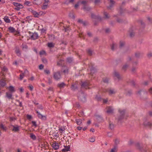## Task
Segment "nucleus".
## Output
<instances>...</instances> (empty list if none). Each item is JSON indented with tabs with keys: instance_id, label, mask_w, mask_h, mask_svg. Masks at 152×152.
I'll return each instance as SVG.
<instances>
[{
	"instance_id": "f257e3e1",
	"label": "nucleus",
	"mask_w": 152,
	"mask_h": 152,
	"mask_svg": "<svg viewBox=\"0 0 152 152\" xmlns=\"http://www.w3.org/2000/svg\"><path fill=\"white\" fill-rule=\"evenodd\" d=\"M120 114L116 119L118 120V122L120 123L122 122V120L124 119V115L126 112V110L124 109H119L118 110Z\"/></svg>"
},
{
	"instance_id": "f03ea898",
	"label": "nucleus",
	"mask_w": 152,
	"mask_h": 152,
	"mask_svg": "<svg viewBox=\"0 0 152 152\" xmlns=\"http://www.w3.org/2000/svg\"><path fill=\"white\" fill-rule=\"evenodd\" d=\"M77 97L78 99L80 101L84 102L86 101V99L84 92L82 91L79 92L77 94Z\"/></svg>"
},
{
	"instance_id": "7ed1b4c3",
	"label": "nucleus",
	"mask_w": 152,
	"mask_h": 152,
	"mask_svg": "<svg viewBox=\"0 0 152 152\" xmlns=\"http://www.w3.org/2000/svg\"><path fill=\"white\" fill-rule=\"evenodd\" d=\"M81 88H84L86 89H90V88L88 86L90 85V83L88 81H86L84 82H81Z\"/></svg>"
},
{
	"instance_id": "20e7f679",
	"label": "nucleus",
	"mask_w": 152,
	"mask_h": 152,
	"mask_svg": "<svg viewBox=\"0 0 152 152\" xmlns=\"http://www.w3.org/2000/svg\"><path fill=\"white\" fill-rule=\"evenodd\" d=\"M53 77L56 80H58L61 77V75L59 72H55L53 73Z\"/></svg>"
},
{
	"instance_id": "39448f33",
	"label": "nucleus",
	"mask_w": 152,
	"mask_h": 152,
	"mask_svg": "<svg viewBox=\"0 0 152 152\" xmlns=\"http://www.w3.org/2000/svg\"><path fill=\"white\" fill-rule=\"evenodd\" d=\"M71 88L72 90L73 91H76L78 89V85L76 83H72Z\"/></svg>"
},
{
	"instance_id": "423d86ee",
	"label": "nucleus",
	"mask_w": 152,
	"mask_h": 152,
	"mask_svg": "<svg viewBox=\"0 0 152 152\" xmlns=\"http://www.w3.org/2000/svg\"><path fill=\"white\" fill-rule=\"evenodd\" d=\"M138 148L142 152H148V151H150L148 148L142 147L139 145H138Z\"/></svg>"
},
{
	"instance_id": "0eeeda50",
	"label": "nucleus",
	"mask_w": 152,
	"mask_h": 152,
	"mask_svg": "<svg viewBox=\"0 0 152 152\" xmlns=\"http://www.w3.org/2000/svg\"><path fill=\"white\" fill-rule=\"evenodd\" d=\"M110 1L109 6L107 7V8L109 10L111 9V8L114 6L115 2L113 0H109Z\"/></svg>"
},
{
	"instance_id": "6e6552de",
	"label": "nucleus",
	"mask_w": 152,
	"mask_h": 152,
	"mask_svg": "<svg viewBox=\"0 0 152 152\" xmlns=\"http://www.w3.org/2000/svg\"><path fill=\"white\" fill-rule=\"evenodd\" d=\"M36 112L38 114V117L39 118L43 120H46V117L45 116L42 115L40 113L38 112L37 111Z\"/></svg>"
},
{
	"instance_id": "1a4fd4ad",
	"label": "nucleus",
	"mask_w": 152,
	"mask_h": 152,
	"mask_svg": "<svg viewBox=\"0 0 152 152\" xmlns=\"http://www.w3.org/2000/svg\"><path fill=\"white\" fill-rule=\"evenodd\" d=\"M38 35L37 33H34L31 35V38L33 40H35L38 38Z\"/></svg>"
},
{
	"instance_id": "9d476101",
	"label": "nucleus",
	"mask_w": 152,
	"mask_h": 152,
	"mask_svg": "<svg viewBox=\"0 0 152 152\" xmlns=\"http://www.w3.org/2000/svg\"><path fill=\"white\" fill-rule=\"evenodd\" d=\"M113 75L114 76L116 77L118 80H120L121 79V77L120 75L118 72L116 71H115L113 72Z\"/></svg>"
},
{
	"instance_id": "9b49d317",
	"label": "nucleus",
	"mask_w": 152,
	"mask_h": 152,
	"mask_svg": "<svg viewBox=\"0 0 152 152\" xmlns=\"http://www.w3.org/2000/svg\"><path fill=\"white\" fill-rule=\"evenodd\" d=\"M52 145L53 148L55 150L58 149L59 148L58 144L57 143H53Z\"/></svg>"
},
{
	"instance_id": "f8f14e48",
	"label": "nucleus",
	"mask_w": 152,
	"mask_h": 152,
	"mask_svg": "<svg viewBox=\"0 0 152 152\" xmlns=\"http://www.w3.org/2000/svg\"><path fill=\"white\" fill-rule=\"evenodd\" d=\"M96 119L99 122L102 121H103V118L102 116L100 115L96 114L95 115Z\"/></svg>"
},
{
	"instance_id": "ddd939ff",
	"label": "nucleus",
	"mask_w": 152,
	"mask_h": 152,
	"mask_svg": "<svg viewBox=\"0 0 152 152\" xmlns=\"http://www.w3.org/2000/svg\"><path fill=\"white\" fill-rule=\"evenodd\" d=\"M76 122L79 125L81 126L82 125V120L80 119H75Z\"/></svg>"
},
{
	"instance_id": "4468645a",
	"label": "nucleus",
	"mask_w": 152,
	"mask_h": 152,
	"mask_svg": "<svg viewBox=\"0 0 152 152\" xmlns=\"http://www.w3.org/2000/svg\"><path fill=\"white\" fill-rule=\"evenodd\" d=\"M13 4L16 7H18L20 8H23V5L20 3L16 2H13Z\"/></svg>"
},
{
	"instance_id": "2eb2a0df",
	"label": "nucleus",
	"mask_w": 152,
	"mask_h": 152,
	"mask_svg": "<svg viewBox=\"0 0 152 152\" xmlns=\"http://www.w3.org/2000/svg\"><path fill=\"white\" fill-rule=\"evenodd\" d=\"M143 125L145 126L150 127L151 125V124L149 122L146 121L144 122Z\"/></svg>"
},
{
	"instance_id": "dca6fc26",
	"label": "nucleus",
	"mask_w": 152,
	"mask_h": 152,
	"mask_svg": "<svg viewBox=\"0 0 152 152\" xmlns=\"http://www.w3.org/2000/svg\"><path fill=\"white\" fill-rule=\"evenodd\" d=\"M117 47V44L116 43H113L111 46V49L113 51L115 50Z\"/></svg>"
},
{
	"instance_id": "f3484780",
	"label": "nucleus",
	"mask_w": 152,
	"mask_h": 152,
	"mask_svg": "<svg viewBox=\"0 0 152 152\" xmlns=\"http://www.w3.org/2000/svg\"><path fill=\"white\" fill-rule=\"evenodd\" d=\"M64 146L65 148L62 149V152H65L69 151V149H70V146H69L68 145V146H65L64 145Z\"/></svg>"
},
{
	"instance_id": "a211bd4d",
	"label": "nucleus",
	"mask_w": 152,
	"mask_h": 152,
	"mask_svg": "<svg viewBox=\"0 0 152 152\" xmlns=\"http://www.w3.org/2000/svg\"><path fill=\"white\" fill-rule=\"evenodd\" d=\"M8 88L11 93H13L15 91L14 87L12 86H10Z\"/></svg>"
},
{
	"instance_id": "6ab92c4d",
	"label": "nucleus",
	"mask_w": 152,
	"mask_h": 152,
	"mask_svg": "<svg viewBox=\"0 0 152 152\" xmlns=\"http://www.w3.org/2000/svg\"><path fill=\"white\" fill-rule=\"evenodd\" d=\"M42 3V0H34L33 1V3L37 5H39Z\"/></svg>"
},
{
	"instance_id": "aec40b11",
	"label": "nucleus",
	"mask_w": 152,
	"mask_h": 152,
	"mask_svg": "<svg viewBox=\"0 0 152 152\" xmlns=\"http://www.w3.org/2000/svg\"><path fill=\"white\" fill-rule=\"evenodd\" d=\"M83 9L84 10L87 11H89L91 9V7H89L87 5L86 6H84L83 7Z\"/></svg>"
},
{
	"instance_id": "412c9836",
	"label": "nucleus",
	"mask_w": 152,
	"mask_h": 152,
	"mask_svg": "<svg viewBox=\"0 0 152 152\" xmlns=\"http://www.w3.org/2000/svg\"><path fill=\"white\" fill-rule=\"evenodd\" d=\"M6 96L9 99H12V94L11 93H9V92H7L6 93Z\"/></svg>"
},
{
	"instance_id": "4be33fe9",
	"label": "nucleus",
	"mask_w": 152,
	"mask_h": 152,
	"mask_svg": "<svg viewBox=\"0 0 152 152\" xmlns=\"http://www.w3.org/2000/svg\"><path fill=\"white\" fill-rule=\"evenodd\" d=\"M129 66V65L127 64H126L123 66L122 70L124 71H126Z\"/></svg>"
},
{
	"instance_id": "5701e85b",
	"label": "nucleus",
	"mask_w": 152,
	"mask_h": 152,
	"mask_svg": "<svg viewBox=\"0 0 152 152\" xmlns=\"http://www.w3.org/2000/svg\"><path fill=\"white\" fill-rule=\"evenodd\" d=\"M113 109L111 107H108L107 112L108 113H113Z\"/></svg>"
},
{
	"instance_id": "b1692460",
	"label": "nucleus",
	"mask_w": 152,
	"mask_h": 152,
	"mask_svg": "<svg viewBox=\"0 0 152 152\" xmlns=\"http://www.w3.org/2000/svg\"><path fill=\"white\" fill-rule=\"evenodd\" d=\"M13 128L12 130L15 132H17L19 130V126L18 125H16V126H12Z\"/></svg>"
},
{
	"instance_id": "393cba45",
	"label": "nucleus",
	"mask_w": 152,
	"mask_h": 152,
	"mask_svg": "<svg viewBox=\"0 0 152 152\" xmlns=\"http://www.w3.org/2000/svg\"><path fill=\"white\" fill-rule=\"evenodd\" d=\"M7 71V68L5 67H4L2 69V74L3 75H4V72H6Z\"/></svg>"
},
{
	"instance_id": "a878e982",
	"label": "nucleus",
	"mask_w": 152,
	"mask_h": 152,
	"mask_svg": "<svg viewBox=\"0 0 152 152\" xmlns=\"http://www.w3.org/2000/svg\"><path fill=\"white\" fill-rule=\"evenodd\" d=\"M107 92H108L109 94L110 95L115 94L116 92L114 89H110L109 90H108Z\"/></svg>"
},
{
	"instance_id": "bb28decb",
	"label": "nucleus",
	"mask_w": 152,
	"mask_h": 152,
	"mask_svg": "<svg viewBox=\"0 0 152 152\" xmlns=\"http://www.w3.org/2000/svg\"><path fill=\"white\" fill-rule=\"evenodd\" d=\"M87 52L88 55L90 56H91L93 54V51L90 49H88Z\"/></svg>"
},
{
	"instance_id": "cd10ccee",
	"label": "nucleus",
	"mask_w": 152,
	"mask_h": 152,
	"mask_svg": "<svg viewBox=\"0 0 152 152\" xmlns=\"http://www.w3.org/2000/svg\"><path fill=\"white\" fill-rule=\"evenodd\" d=\"M104 18L105 19H107L110 18V16L109 14L106 12H104Z\"/></svg>"
},
{
	"instance_id": "c85d7f7f",
	"label": "nucleus",
	"mask_w": 152,
	"mask_h": 152,
	"mask_svg": "<svg viewBox=\"0 0 152 152\" xmlns=\"http://www.w3.org/2000/svg\"><path fill=\"white\" fill-rule=\"evenodd\" d=\"M65 85L66 84L64 82H62L61 83L58 84L57 86L60 88H62L64 87Z\"/></svg>"
},
{
	"instance_id": "c756f323",
	"label": "nucleus",
	"mask_w": 152,
	"mask_h": 152,
	"mask_svg": "<svg viewBox=\"0 0 152 152\" xmlns=\"http://www.w3.org/2000/svg\"><path fill=\"white\" fill-rule=\"evenodd\" d=\"M109 125V127L110 129L112 130L114 129L115 127V125L112 123L110 122Z\"/></svg>"
},
{
	"instance_id": "7c9ffc66",
	"label": "nucleus",
	"mask_w": 152,
	"mask_h": 152,
	"mask_svg": "<svg viewBox=\"0 0 152 152\" xmlns=\"http://www.w3.org/2000/svg\"><path fill=\"white\" fill-rule=\"evenodd\" d=\"M15 52L17 55L19 56L20 55V51L18 48H16L15 50Z\"/></svg>"
},
{
	"instance_id": "2f4dec72",
	"label": "nucleus",
	"mask_w": 152,
	"mask_h": 152,
	"mask_svg": "<svg viewBox=\"0 0 152 152\" xmlns=\"http://www.w3.org/2000/svg\"><path fill=\"white\" fill-rule=\"evenodd\" d=\"M4 20L7 23H10V19H9L8 17L7 16H5L4 18Z\"/></svg>"
},
{
	"instance_id": "473e14b6",
	"label": "nucleus",
	"mask_w": 152,
	"mask_h": 152,
	"mask_svg": "<svg viewBox=\"0 0 152 152\" xmlns=\"http://www.w3.org/2000/svg\"><path fill=\"white\" fill-rule=\"evenodd\" d=\"M8 29L10 32L13 33L15 31V29L13 27L10 26L8 28Z\"/></svg>"
},
{
	"instance_id": "72a5a7b5",
	"label": "nucleus",
	"mask_w": 152,
	"mask_h": 152,
	"mask_svg": "<svg viewBox=\"0 0 152 152\" xmlns=\"http://www.w3.org/2000/svg\"><path fill=\"white\" fill-rule=\"evenodd\" d=\"M125 43L122 41H120L119 43V47L120 48H121L124 47Z\"/></svg>"
},
{
	"instance_id": "f704fd0d",
	"label": "nucleus",
	"mask_w": 152,
	"mask_h": 152,
	"mask_svg": "<svg viewBox=\"0 0 152 152\" xmlns=\"http://www.w3.org/2000/svg\"><path fill=\"white\" fill-rule=\"evenodd\" d=\"M137 69V67L134 66L132 67L131 70L132 73L133 74L135 73H136Z\"/></svg>"
},
{
	"instance_id": "c9c22d12",
	"label": "nucleus",
	"mask_w": 152,
	"mask_h": 152,
	"mask_svg": "<svg viewBox=\"0 0 152 152\" xmlns=\"http://www.w3.org/2000/svg\"><path fill=\"white\" fill-rule=\"evenodd\" d=\"M88 1H81V3L83 4L84 6H86L87 5V4L88 3Z\"/></svg>"
},
{
	"instance_id": "e433bc0d",
	"label": "nucleus",
	"mask_w": 152,
	"mask_h": 152,
	"mask_svg": "<svg viewBox=\"0 0 152 152\" xmlns=\"http://www.w3.org/2000/svg\"><path fill=\"white\" fill-rule=\"evenodd\" d=\"M135 35V33L133 31H129V36L130 37H133Z\"/></svg>"
},
{
	"instance_id": "4c0bfd02",
	"label": "nucleus",
	"mask_w": 152,
	"mask_h": 152,
	"mask_svg": "<svg viewBox=\"0 0 152 152\" xmlns=\"http://www.w3.org/2000/svg\"><path fill=\"white\" fill-rule=\"evenodd\" d=\"M126 11L125 9H123L122 7H120V10L119 11L120 13L121 14H122V13L125 12Z\"/></svg>"
},
{
	"instance_id": "58836bf2",
	"label": "nucleus",
	"mask_w": 152,
	"mask_h": 152,
	"mask_svg": "<svg viewBox=\"0 0 152 152\" xmlns=\"http://www.w3.org/2000/svg\"><path fill=\"white\" fill-rule=\"evenodd\" d=\"M69 17L70 18H72L73 19H75V16L74 14H73V13H70L69 14Z\"/></svg>"
},
{
	"instance_id": "ea45409f",
	"label": "nucleus",
	"mask_w": 152,
	"mask_h": 152,
	"mask_svg": "<svg viewBox=\"0 0 152 152\" xmlns=\"http://www.w3.org/2000/svg\"><path fill=\"white\" fill-rule=\"evenodd\" d=\"M117 147L115 146L111 149V152H117Z\"/></svg>"
},
{
	"instance_id": "a19ab883",
	"label": "nucleus",
	"mask_w": 152,
	"mask_h": 152,
	"mask_svg": "<svg viewBox=\"0 0 152 152\" xmlns=\"http://www.w3.org/2000/svg\"><path fill=\"white\" fill-rule=\"evenodd\" d=\"M48 6V4H43L42 6V8L43 10H45L47 9V7Z\"/></svg>"
},
{
	"instance_id": "79ce46f5",
	"label": "nucleus",
	"mask_w": 152,
	"mask_h": 152,
	"mask_svg": "<svg viewBox=\"0 0 152 152\" xmlns=\"http://www.w3.org/2000/svg\"><path fill=\"white\" fill-rule=\"evenodd\" d=\"M90 70H91V73H90V74L92 75V73H95V72L96 71V70H95V69L94 67H92L91 68V69H90Z\"/></svg>"
},
{
	"instance_id": "37998d69",
	"label": "nucleus",
	"mask_w": 152,
	"mask_h": 152,
	"mask_svg": "<svg viewBox=\"0 0 152 152\" xmlns=\"http://www.w3.org/2000/svg\"><path fill=\"white\" fill-rule=\"evenodd\" d=\"M33 14L35 17H38L39 15V13L35 11L33 12Z\"/></svg>"
},
{
	"instance_id": "c03bdc74",
	"label": "nucleus",
	"mask_w": 152,
	"mask_h": 152,
	"mask_svg": "<svg viewBox=\"0 0 152 152\" xmlns=\"http://www.w3.org/2000/svg\"><path fill=\"white\" fill-rule=\"evenodd\" d=\"M6 85V83L5 82L3 81V80H0V85L2 86L3 87L4 86Z\"/></svg>"
},
{
	"instance_id": "a18cd8bd",
	"label": "nucleus",
	"mask_w": 152,
	"mask_h": 152,
	"mask_svg": "<svg viewBox=\"0 0 152 152\" xmlns=\"http://www.w3.org/2000/svg\"><path fill=\"white\" fill-rule=\"evenodd\" d=\"M142 54L141 53L139 52H137L135 53V56L137 57L138 58Z\"/></svg>"
},
{
	"instance_id": "49530a36",
	"label": "nucleus",
	"mask_w": 152,
	"mask_h": 152,
	"mask_svg": "<svg viewBox=\"0 0 152 152\" xmlns=\"http://www.w3.org/2000/svg\"><path fill=\"white\" fill-rule=\"evenodd\" d=\"M30 137L32 139L34 140L36 139L35 136L33 133H31L30 134Z\"/></svg>"
},
{
	"instance_id": "de8ad7c7",
	"label": "nucleus",
	"mask_w": 152,
	"mask_h": 152,
	"mask_svg": "<svg viewBox=\"0 0 152 152\" xmlns=\"http://www.w3.org/2000/svg\"><path fill=\"white\" fill-rule=\"evenodd\" d=\"M42 62L45 64H47L48 63V61L47 59L45 58H42Z\"/></svg>"
},
{
	"instance_id": "09e8293b",
	"label": "nucleus",
	"mask_w": 152,
	"mask_h": 152,
	"mask_svg": "<svg viewBox=\"0 0 152 152\" xmlns=\"http://www.w3.org/2000/svg\"><path fill=\"white\" fill-rule=\"evenodd\" d=\"M49 38L50 40H53L55 39V36L53 34H51L49 35Z\"/></svg>"
},
{
	"instance_id": "8fccbe9b",
	"label": "nucleus",
	"mask_w": 152,
	"mask_h": 152,
	"mask_svg": "<svg viewBox=\"0 0 152 152\" xmlns=\"http://www.w3.org/2000/svg\"><path fill=\"white\" fill-rule=\"evenodd\" d=\"M103 82L105 83H108V79L107 78H104L103 79Z\"/></svg>"
},
{
	"instance_id": "3c124183",
	"label": "nucleus",
	"mask_w": 152,
	"mask_h": 152,
	"mask_svg": "<svg viewBox=\"0 0 152 152\" xmlns=\"http://www.w3.org/2000/svg\"><path fill=\"white\" fill-rule=\"evenodd\" d=\"M48 46L50 48H53L54 47V45L52 43H48Z\"/></svg>"
},
{
	"instance_id": "603ef678",
	"label": "nucleus",
	"mask_w": 152,
	"mask_h": 152,
	"mask_svg": "<svg viewBox=\"0 0 152 152\" xmlns=\"http://www.w3.org/2000/svg\"><path fill=\"white\" fill-rule=\"evenodd\" d=\"M147 56L148 58H150L152 57V52H149L147 54Z\"/></svg>"
},
{
	"instance_id": "864d4df0",
	"label": "nucleus",
	"mask_w": 152,
	"mask_h": 152,
	"mask_svg": "<svg viewBox=\"0 0 152 152\" xmlns=\"http://www.w3.org/2000/svg\"><path fill=\"white\" fill-rule=\"evenodd\" d=\"M24 76V73H22L20 75V80H21L23 79V77Z\"/></svg>"
},
{
	"instance_id": "5fc2aeb1",
	"label": "nucleus",
	"mask_w": 152,
	"mask_h": 152,
	"mask_svg": "<svg viewBox=\"0 0 152 152\" xmlns=\"http://www.w3.org/2000/svg\"><path fill=\"white\" fill-rule=\"evenodd\" d=\"M67 61L69 63H71L72 61V58H67Z\"/></svg>"
},
{
	"instance_id": "6e6d98bb",
	"label": "nucleus",
	"mask_w": 152,
	"mask_h": 152,
	"mask_svg": "<svg viewBox=\"0 0 152 152\" xmlns=\"http://www.w3.org/2000/svg\"><path fill=\"white\" fill-rule=\"evenodd\" d=\"M22 46L23 49H27L28 46L26 44H23Z\"/></svg>"
},
{
	"instance_id": "4d7b16f0",
	"label": "nucleus",
	"mask_w": 152,
	"mask_h": 152,
	"mask_svg": "<svg viewBox=\"0 0 152 152\" xmlns=\"http://www.w3.org/2000/svg\"><path fill=\"white\" fill-rule=\"evenodd\" d=\"M144 92V91H143L142 90H140L137 91V94L139 96H141V92Z\"/></svg>"
},
{
	"instance_id": "13d9d810",
	"label": "nucleus",
	"mask_w": 152,
	"mask_h": 152,
	"mask_svg": "<svg viewBox=\"0 0 152 152\" xmlns=\"http://www.w3.org/2000/svg\"><path fill=\"white\" fill-rule=\"evenodd\" d=\"M0 127L1 129H3L4 130H6V127H4V126L2 124L0 125Z\"/></svg>"
},
{
	"instance_id": "bf43d9fd",
	"label": "nucleus",
	"mask_w": 152,
	"mask_h": 152,
	"mask_svg": "<svg viewBox=\"0 0 152 152\" xmlns=\"http://www.w3.org/2000/svg\"><path fill=\"white\" fill-rule=\"evenodd\" d=\"M132 93V92L131 90H129L127 91L126 94L127 95L130 96Z\"/></svg>"
},
{
	"instance_id": "052dcab7",
	"label": "nucleus",
	"mask_w": 152,
	"mask_h": 152,
	"mask_svg": "<svg viewBox=\"0 0 152 152\" xmlns=\"http://www.w3.org/2000/svg\"><path fill=\"white\" fill-rule=\"evenodd\" d=\"M95 99H96L98 101H100L101 99V98L100 96H98V95H96V96L95 97Z\"/></svg>"
},
{
	"instance_id": "680f3d73",
	"label": "nucleus",
	"mask_w": 152,
	"mask_h": 152,
	"mask_svg": "<svg viewBox=\"0 0 152 152\" xmlns=\"http://www.w3.org/2000/svg\"><path fill=\"white\" fill-rule=\"evenodd\" d=\"M95 140V139L94 138L92 137L89 139V141L91 142H94Z\"/></svg>"
},
{
	"instance_id": "e2e57ef3",
	"label": "nucleus",
	"mask_w": 152,
	"mask_h": 152,
	"mask_svg": "<svg viewBox=\"0 0 152 152\" xmlns=\"http://www.w3.org/2000/svg\"><path fill=\"white\" fill-rule=\"evenodd\" d=\"M110 32V28H106L105 29V32L106 33H109Z\"/></svg>"
},
{
	"instance_id": "0e129e2a",
	"label": "nucleus",
	"mask_w": 152,
	"mask_h": 152,
	"mask_svg": "<svg viewBox=\"0 0 152 152\" xmlns=\"http://www.w3.org/2000/svg\"><path fill=\"white\" fill-rule=\"evenodd\" d=\"M68 69L67 68H66L64 71L63 72L65 74H67L68 73Z\"/></svg>"
},
{
	"instance_id": "69168bd1",
	"label": "nucleus",
	"mask_w": 152,
	"mask_h": 152,
	"mask_svg": "<svg viewBox=\"0 0 152 152\" xmlns=\"http://www.w3.org/2000/svg\"><path fill=\"white\" fill-rule=\"evenodd\" d=\"M44 71V72L47 74H49L50 73V71L48 70H47V69L45 70Z\"/></svg>"
},
{
	"instance_id": "338daca9",
	"label": "nucleus",
	"mask_w": 152,
	"mask_h": 152,
	"mask_svg": "<svg viewBox=\"0 0 152 152\" xmlns=\"http://www.w3.org/2000/svg\"><path fill=\"white\" fill-rule=\"evenodd\" d=\"M130 82L131 83V85L132 86H135V84L133 80H131Z\"/></svg>"
},
{
	"instance_id": "774afa93",
	"label": "nucleus",
	"mask_w": 152,
	"mask_h": 152,
	"mask_svg": "<svg viewBox=\"0 0 152 152\" xmlns=\"http://www.w3.org/2000/svg\"><path fill=\"white\" fill-rule=\"evenodd\" d=\"M91 17L93 18H97V16H95L94 14L91 13Z\"/></svg>"
}]
</instances>
